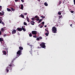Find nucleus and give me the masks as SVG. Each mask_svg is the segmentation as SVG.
Instances as JSON below:
<instances>
[{
    "label": "nucleus",
    "mask_w": 75,
    "mask_h": 75,
    "mask_svg": "<svg viewBox=\"0 0 75 75\" xmlns=\"http://www.w3.org/2000/svg\"><path fill=\"white\" fill-rule=\"evenodd\" d=\"M21 51H22V50H18L17 52V55L16 57V58H18V57L20 56V55H21L22 53H21Z\"/></svg>",
    "instance_id": "obj_1"
},
{
    "label": "nucleus",
    "mask_w": 75,
    "mask_h": 75,
    "mask_svg": "<svg viewBox=\"0 0 75 75\" xmlns=\"http://www.w3.org/2000/svg\"><path fill=\"white\" fill-rule=\"evenodd\" d=\"M4 43L3 44V49L4 50H6V51H7V52H8L7 50H8V49L7 48V46H6V43L4 42Z\"/></svg>",
    "instance_id": "obj_2"
},
{
    "label": "nucleus",
    "mask_w": 75,
    "mask_h": 75,
    "mask_svg": "<svg viewBox=\"0 0 75 75\" xmlns=\"http://www.w3.org/2000/svg\"><path fill=\"white\" fill-rule=\"evenodd\" d=\"M40 47H42V48H45V47H46V46L45 45V43H44V42H42L41 44H40Z\"/></svg>",
    "instance_id": "obj_3"
},
{
    "label": "nucleus",
    "mask_w": 75,
    "mask_h": 75,
    "mask_svg": "<svg viewBox=\"0 0 75 75\" xmlns=\"http://www.w3.org/2000/svg\"><path fill=\"white\" fill-rule=\"evenodd\" d=\"M52 31H53L54 33H57V28L55 27V26L53 27L52 28Z\"/></svg>",
    "instance_id": "obj_4"
},
{
    "label": "nucleus",
    "mask_w": 75,
    "mask_h": 75,
    "mask_svg": "<svg viewBox=\"0 0 75 75\" xmlns=\"http://www.w3.org/2000/svg\"><path fill=\"white\" fill-rule=\"evenodd\" d=\"M32 34L33 35H36L37 34V31H32Z\"/></svg>",
    "instance_id": "obj_5"
},
{
    "label": "nucleus",
    "mask_w": 75,
    "mask_h": 75,
    "mask_svg": "<svg viewBox=\"0 0 75 75\" xmlns=\"http://www.w3.org/2000/svg\"><path fill=\"white\" fill-rule=\"evenodd\" d=\"M16 30L18 31H21L22 29L21 28H17V29H16Z\"/></svg>",
    "instance_id": "obj_6"
},
{
    "label": "nucleus",
    "mask_w": 75,
    "mask_h": 75,
    "mask_svg": "<svg viewBox=\"0 0 75 75\" xmlns=\"http://www.w3.org/2000/svg\"><path fill=\"white\" fill-rule=\"evenodd\" d=\"M12 34H16V30H13L12 31Z\"/></svg>",
    "instance_id": "obj_7"
},
{
    "label": "nucleus",
    "mask_w": 75,
    "mask_h": 75,
    "mask_svg": "<svg viewBox=\"0 0 75 75\" xmlns=\"http://www.w3.org/2000/svg\"><path fill=\"white\" fill-rule=\"evenodd\" d=\"M23 8H24V6H23V4H21V10H23Z\"/></svg>",
    "instance_id": "obj_8"
},
{
    "label": "nucleus",
    "mask_w": 75,
    "mask_h": 75,
    "mask_svg": "<svg viewBox=\"0 0 75 75\" xmlns=\"http://www.w3.org/2000/svg\"><path fill=\"white\" fill-rule=\"evenodd\" d=\"M9 67H14V65L13 64H12L11 63L9 65Z\"/></svg>",
    "instance_id": "obj_9"
},
{
    "label": "nucleus",
    "mask_w": 75,
    "mask_h": 75,
    "mask_svg": "<svg viewBox=\"0 0 75 75\" xmlns=\"http://www.w3.org/2000/svg\"><path fill=\"white\" fill-rule=\"evenodd\" d=\"M1 31H2V33H4V28H2L1 29Z\"/></svg>",
    "instance_id": "obj_10"
},
{
    "label": "nucleus",
    "mask_w": 75,
    "mask_h": 75,
    "mask_svg": "<svg viewBox=\"0 0 75 75\" xmlns=\"http://www.w3.org/2000/svg\"><path fill=\"white\" fill-rule=\"evenodd\" d=\"M19 49L20 50H23V48L21 46H20L19 47Z\"/></svg>",
    "instance_id": "obj_11"
},
{
    "label": "nucleus",
    "mask_w": 75,
    "mask_h": 75,
    "mask_svg": "<svg viewBox=\"0 0 75 75\" xmlns=\"http://www.w3.org/2000/svg\"><path fill=\"white\" fill-rule=\"evenodd\" d=\"M6 70L7 72H8L9 71V70H8V67H7V68L6 69Z\"/></svg>",
    "instance_id": "obj_12"
},
{
    "label": "nucleus",
    "mask_w": 75,
    "mask_h": 75,
    "mask_svg": "<svg viewBox=\"0 0 75 75\" xmlns=\"http://www.w3.org/2000/svg\"><path fill=\"white\" fill-rule=\"evenodd\" d=\"M22 29L24 31H26V30H25V28H24V27H23V26L22 27Z\"/></svg>",
    "instance_id": "obj_13"
},
{
    "label": "nucleus",
    "mask_w": 75,
    "mask_h": 75,
    "mask_svg": "<svg viewBox=\"0 0 75 75\" xmlns=\"http://www.w3.org/2000/svg\"><path fill=\"white\" fill-rule=\"evenodd\" d=\"M3 53L4 54V55H6V52L5 51H3Z\"/></svg>",
    "instance_id": "obj_14"
},
{
    "label": "nucleus",
    "mask_w": 75,
    "mask_h": 75,
    "mask_svg": "<svg viewBox=\"0 0 75 75\" xmlns=\"http://www.w3.org/2000/svg\"><path fill=\"white\" fill-rule=\"evenodd\" d=\"M44 4L45 6H48V4L47 3H45Z\"/></svg>",
    "instance_id": "obj_15"
},
{
    "label": "nucleus",
    "mask_w": 75,
    "mask_h": 75,
    "mask_svg": "<svg viewBox=\"0 0 75 75\" xmlns=\"http://www.w3.org/2000/svg\"><path fill=\"white\" fill-rule=\"evenodd\" d=\"M4 12H2V13H1V16H3V15H4Z\"/></svg>",
    "instance_id": "obj_16"
},
{
    "label": "nucleus",
    "mask_w": 75,
    "mask_h": 75,
    "mask_svg": "<svg viewBox=\"0 0 75 75\" xmlns=\"http://www.w3.org/2000/svg\"><path fill=\"white\" fill-rule=\"evenodd\" d=\"M4 40L2 38H0V41H3Z\"/></svg>",
    "instance_id": "obj_17"
},
{
    "label": "nucleus",
    "mask_w": 75,
    "mask_h": 75,
    "mask_svg": "<svg viewBox=\"0 0 75 75\" xmlns=\"http://www.w3.org/2000/svg\"><path fill=\"white\" fill-rule=\"evenodd\" d=\"M7 10L8 11H11V10L10 9H9L8 8H7Z\"/></svg>",
    "instance_id": "obj_18"
},
{
    "label": "nucleus",
    "mask_w": 75,
    "mask_h": 75,
    "mask_svg": "<svg viewBox=\"0 0 75 75\" xmlns=\"http://www.w3.org/2000/svg\"><path fill=\"white\" fill-rule=\"evenodd\" d=\"M48 34H49V33H45V35L46 36H48Z\"/></svg>",
    "instance_id": "obj_19"
},
{
    "label": "nucleus",
    "mask_w": 75,
    "mask_h": 75,
    "mask_svg": "<svg viewBox=\"0 0 75 75\" xmlns=\"http://www.w3.org/2000/svg\"><path fill=\"white\" fill-rule=\"evenodd\" d=\"M39 20H40V17L38 18H37V19H36V20L37 21H39Z\"/></svg>",
    "instance_id": "obj_20"
},
{
    "label": "nucleus",
    "mask_w": 75,
    "mask_h": 75,
    "mask_svg": "<svg viewBox=\"0 0 75 75\" xmlns=\"http://www.w3.org/2000/svg\"><path fill=\"white\" fill-rule=\"evenodd\" d=\"M21 17H22V18H24V15H22V14H21Z\"/></svg>",
    "instance_id": "obj_21"
},
{
    "label": "nucleus",
    "mask_w": 75,
    "mask_h": 75,
    "mask_svg": "<svg viewBox=\"0 0 75 75\" xmlns=\"http://www.w3.org/2000/svg\"><path fill=\"white\" fill-rule=\"evenodd\" d=\"M26 18H27V21H28V22H30V21H29V18H28V17H27Z\"/></svg>",
    "instance_id": "obj_22"
},
{
    "label": "nucleus",
    "mask_w": 75,
    "mask_h": 75,
    "mask_svg": "<svg viewBox=\"0 0 75 75\" xmlns=\"http://www.w3.org/2000/svg\"><path fill=\"white\" fill-rule=\"evenodd\" d=\"M29 37H32V34H31V33H30L29 34Z\"/></svg>",
    "instance_id": "obj_23"
},
{
    "label": "nucleus",
    "mask_w": 75,
    "mask_h": 75,
    "mask_svg": "<svg viewBox=\"0 0 75 75\" xmlns=\"http://www.w3.org/2000/svg\"><path fill=\"white\" fill-rule=\"evenodd\" d=\"M39 17H38V16H37H37H35V18H39Z\"/></svg>",
    "instance_id": "obj_24"
},
{
    "label": "nucleus",
    "mask_w": 75,
    "mask_h": 75,
    "mask_svg": "<svg viewBox=\"0 0 75 75\" xmlns=\"http://www.w3.org/2000/svg\"><path fill=\"white\" fill-rule=\"evenodd\" d=\"M42 19H40L39 20V22L41 23V21H42Z\"/></svg>",
    "instance_id": "obj_25"
},
{
    "label": "nucleus",
    "mask_w": 75,
    "mask_h": 75,
    "mask_svg": "<svg viewBox=\"0 0 75 75\" xmlns=\"http://www.w3.org/2000/svg\"><path fill=\"white\" fill-rule=\"evenodd\" d=\"M23 24L25 25H27V23H26L25 22H24V23Z\"/></svg>",
    "instance_id": "obj_26"
},
{
    "label": "nucleus",
    "mask_w": 75,
    "mask_h": 75,
    "mask_svg": "<svg viewBox=\"0 0 75 75\" xmlns=\"http://www.w3.org/2000/svg\"><path fill=\"white\" fill-rule=\"evenodd\" d=\"M62 15L59 16V19H60V18H62Z\"/></svg>",
    "instance_id": "obj_27"
},
{
    "label": "nucleus",
    "mask_w": 75,
    "mask_h": 75,
    "mask_svg": "<svg viewBox=\"0 0 75 75\" xmlns=\"http://www.w3.org/2000/svg\"><path fill=\"white\" fill-rule=\"evenodd\" d=\"M11 8V10H12V11H15V9H13V8Z\"/></svg>",
    "instance_id": "obj_28"
},
{
    "label": "nucleus",
    "mask_w": 75,
    "mask_h": 75,
    "mask_svg": "<svg viewBox=\"0 0 75 75\" xmlns=\"http://www.w3.org/2000/svg\"><path fill=\"white\" fill-rule=\"evenodd\" d=\"M33 37L34 38H37V35H35V36H33Z\"/></svg>",
    "instance_id": "obj_29"
},
{
    "label": "nucleus",
    "mask_w": 75,
    "mask_h": 75,
    "mask_svg": "<svg viewBox=\"0 0 75 75\" xmlns=\"http://www.w3.org/2000/svg\"><path fill=\"white\" fill-rule=\"evenodd\" d=\"M37 41H40V38H37Z\"/></svg>",
    "instance_id": "obj_30"
},
{
    "label": "nucleus",
    "mask_w": 75,
    "mask_h": 75,
    "mask_svg": "<svg viewBox=\"0 0 75 75\" xmlns=\"http://www.w3.org/2000/svg\"><path fill=\"white\" fill-rule=\"evenodd\" d=\"M58 14H59V15H61V13L59 12H58Z\"/></svg>",
    "instance_id": "obj_31"
},
{
    "label": "nucleus",
    "mask_w": 75,
    "mask_h": 75,
    "mask_svg": "<svg viewBox=\"0 0 75 75\" xmlns=\"http://www.w3.org/2000/svg\"><path fill=\"white\" fill-rule=\"evenodd\" d=\"M0 24H1L2 23V20L1 19H0Z\"/></svg>",
    "instance_id": "obj_32"
},
{
    "label": "nucleus",
    "mask_w": 75,
    "mask_h": 75,
    "mask_svg": "<svg viewBox=\"0 0 75 75\" xmlns=\"http://www.w3.org/2000/svg\"><path fill=\"white\" fill-rule=\"evenodd\" d=\"M41 23L42 25H44L45 22H42Z\"/></svg>",
    "instance_id": "obj_33"
},
{
    "label": "nucleus",
    "mask_w": 75,
    "mask_h": 75,
    "mask_svg": "<svg viewBox=\"0 0 75 75\" xmlns=\"http://www.w3.org/2000/svg\"><path fill=\"white\" fill-rule=\"evenodd\" d=\"M29 46H30V48H32V47H33V45H29Z\"/></svg>",
    "instance_id": "obj_34"
},
{
    "label": "nucleus",
    "mask_w": 75,
    "mask_h": 75,
    "mask_svg": "<svg viewBox=\"0 0 75 75\" xmlns=\"http://www.w3.org/2000/svg\"><path fill=\"white\" fill-rule=\"evenodd\" d=\"M71 13H74V11H71Z\"/></svg>",
    "instance_id": "obj_35"
},
{
    "label": "nucleus",
    "mask_w": 75,
    "mask_h": 75,
    "mask_svg": "<svg viewBox=\"0 0 75 75\" xmlns=\"http://www.w3.org/2000/svg\"><path fill=\"white\" fill-rule=\"evenodd\" d=\"M9 69L11 71V70H12V68H11V67H9Z\"/></svg>",
    "instance_id": "obj_36"
},
{
    "label": "nucleus",
    "mask_w": 75,
    "mask_h": 75,
    "mask_svg": "<svg viewBox=\"0 0 75 75\" xmlns=\"http://www.w3.org/2000/svg\"><path fill=\"white\" fill-rule=\"evenodd\" d=\"M1 24H3V25H4V23L3 22H2Z\"/></svg>",
    "instance_id": "obj_37"
},
{
    "label": "nucleus",
    "mask_w": 75,
    "mask_h": 75,
    "mask_svg": "<svg viewBox=\"0 0 75 75\" xmlns=\"http://www.w3.org/2000/svg\"><path fill=\"white\" fill-rule=\"evenodd\" d=\"M61 4V1H59V5H60Z\"/></svg>",
    "instance_id": "obj_38"
},
{
    "label": "nucleus",
    "mask_w": 75,
    "mask_h": 75,
    "mask_svg": "<svg viewBox=\"0 0 75 75\" xmlns=\"http://www.w3.org/2000/svg\"><path fill=\"white\" fill-rule=\"evenodd\" d=\"M39 39H41V40H42V37H39Z\"/></svg>",
    "instance_id": "obj_39"
},
{
    "label": "nucleus",
    "mask_w": 75,
    "mask_h": 75,
    "mask_svg": "<svg viewBox=\"0 0 75 75\" xmlns=\"http://www.w3.org/2000/svg\"><path fill=\"white\" fill-rule=\"evenodd\" d=\"M73 1L74 2V5H75V0H74Z\"/></svg>",
    "instance_id": "obj_40"
},
{
    "label": "nucleus",
    "mask_w": 75,
    "mask_h": 75,
    "mask_svg": "<svg viewBox=\"0 0 75 75\" xmlns=\"http://www.w3.org/2000/svg\"><path fill=\"white\" fill-rule=\"evenodd\" d=\"M34 18H31V19L32 20V21H34Z\"/></svg>",
    "instance_id": "obj_41"
},
{
    "label": "nucleus",
    "mask_w": 75,
    "mask_h": 75,
    "mask_svg": "<svg viewBox=\"0 0 75 75\" xmlns=\"http://www.w3.org/2000/svg\"><path fill=\"white\" fill-rule=\"evenodd\" d=\"M41 17L42 18H45V16H41Z\"/></svg>",
    "instance_id": "obj_42"
},
{
    "label": "nucleus",
    "mask_w": 75,
    "mask_h": 75,
    "mask_svg": "<svg viewBox=\"0 0 75 75\" xmlns=\"http://www.w3.org/2000/svg\"><path fill=\"white\" fill-rule=\"evenodd\" d=\"M35 23V22L34 21H32L30 23Z\"/></svg>",
    "instance_id": "obj_43"
},
{
    "label": "nucleus",
    "mask_w": 75,
    "mask_h": 75,
    "mask_svg": "<svg viewBox=\"0 0 75 75\" xmlns=\"http://www.w3.org/2000/svg\"><path fill=\"white\" fill-rule=\"evenodd\" d=\"M19 1V0H15V2H16V3L17 1Z\"/></svg>",
    "instance_id": "obj_44"
},
{
    "label": "nucleus",
    "mask_w": 75,
    "mask_h": 75,
    "mask_svg": "<svg viewBox=\"0 0 75 75\" xmlns=\"http://www.w3.org/2000/svg\"><path fill=\"white\" fill-rule=\"evenodd\" d=\"M21 1H22V3H24V0H21Z\"/></svg>",
    "instance_id": "obj_45"
},
{
    "label": "nucleus",
    "mask_w": 75,
    "mask_h": 75,
    "mask_svg": "<svg viewBox=\"0 0 75 75\" xmlns=\"http://www.w3.org/2000/svg\"><path fill=\"white\" fill-rule=\"evenodd\" d=\"M31 25H34V23H31Z\"/></svg>",
    "instance_id": "obj_46"
},
{
    "label": "nucleus",
    "mask_w": 75,
    "mask_h": 75,
    "mask_svg": "<svg viewBox=\"0 0 75 75\" xmlns=\"http://www.w3.org/2000/svg\"><path fill=\"white\" fill-rule=\"evenodd\" d=\"M24 14V15H27V13H25Z\"/></svg>",
    "instance_id": "obj_47"
},
{
    "label": "nucleus",
    "mask_w": 75,
    "mask_h": 75,
    "mask_svg": "<svg viewBox=\"0 0 75 75\" xmlns=\"http://www.w3.org/2000/svg\"><path fill=\"white\" fill-rule=\"evenodd\" d=\"M70 26H71V27H72V24H71L70 25Z\"/></svg>",
    "instance_id": "obj_48"
},
{
    "label": "nucleus",
    "mask_w": 75,
    "mask_h": 75,
    "mask_svg": "<svg viewBox=\"0 0 75 75\" xmlns=\"http://www.w3.org/2000/svg\"><path fill=\"white\" fill-rule=\"evenodd\" d=\"M42 27H43V26L41 25L40 27V28H42Z\"/></svg>",
    "instance_id": "obj_49"
},
{
    "label": "nucleus",
    "mask_w": 75,
    "mask_h": 75,
    "mask_svg": "<svg viewBox=\"0 0 75 75\" xmlns=\"http://www.w3.org/2000/svg\"><path fill=\"white\" fill-rule=\"evenodd\" d=\"M0 35H1V31H0Z\"/></svg>",
    "instance_id": "obj_50"
},
{
    "label": "nucleus",
    "mask_w": 75,
    "mask_h": 75,
    "mask_svg": "<svg viewBox=\"0 0 75 75\" xmlns=\"http://www.w3.org/2000/svg\"><path fill=\"white\" fill-rule=\"evenodd\" d=\"M4 37H6V35H4Z\"/></svg>",
    "instance_id": "obj_51"
},
{
    "label": "nucleus",
    "mask_w": 75,
    "mask_h": 75,
    "mask_svg": "<svg viewBox=\"0 0 75 75\" xmlns=\"http://www.w3.org/2000/svg\"><path fill=\"white\" fill-rule=\"evenodd\" d=\"M41 23H40V24L38 26H41Z\"/></svg>",
    "instance_id": "obj_52"
},
{
    "label": "nucleus",
    "mask_w": 75,
    "mask_h": 75,
    "mask_svg": "<svg viewBox=\"0 0 75 75\" xmlns=\"http://www.w3.org/2000/svg\"><path fill=\"white\" fill-rule=\"evenodd\" d=\"M14 62V60H13L12 62Z\"/></svg>",
    "instance_id": "obj_53"
},
{
    "label": "nucleus",
    "mask_w": 75,
    "mask_h": 75,
    "mask_svg": "<svg viewBox=\"0 0 75 75\" xmlns=\"http://www.w3.org/2000/svg\"><path fill=\"white\" fill-rule=\"evenodd\" d=\"M45 31H48V30H47V29H45Z\"/></svg>",
    "instance_id": "obj_54"
},
{
    "label": "nucleus",
    "mask_w": 75,
    "mask_h": 75,
    "mask_svg": "<svg viewBox=\"0 0 75 75\" xmlns=\"http://www.w3.org/2000/svg\"><path fill=\"white\" fill-rule=\"evenodd\" d=\"M2 8V6H0V8Z\"/></svg>",
    "instance_id": "obj_55"
},
{
    "label": "nucleus",
    "mask_w": 75,
    "mask_h": 75,
    "mask_svg": "<svg viewBox=\"0 0 75 75\" xmlns=\"http://www.w3.org/2000/svg\"><path fill=\"white\" fill-rule=\"evenodd\" d=\"M47 33H49V32H48V31L47 30Z\"/></svg>",
    "instance_id": "obj_56"
},
{
    "label": "nucleus",
    "mask_w": 75,
    "mask_h": 75,
    "mask_svg": "<svg viewBox=\"0 0 75 75\" xmlns=\"http://www.w3.org/2000/svg\"><path fill=\"white\" fill-rule=\"evenodd\" d=\"M47 27V25H45V27Z\"/></svg>",
    "instance_id": "obj_57"
},
{
    "label": "nucleus",
    "mask_w": 75,
    "mask_h": 75,
    "mask_svg": "<svg viewBox=\"0 0 75 75\" xmlns=\"http://www.w3.org/2000/svg\"><path fill=\"white\" fill-rule=\"evenodd\" d=\"M38 1H39V2H40V0H38Z\"/></svg>",
    "instance_id": "obj_58"
},
{
    "label": "nucleus",
    "mask_w": 75,
    "mask_h": 75,
    "mask_svg": "<svg viewBox=\"0 0 75 75\" xmlns=\"http://www.w3.org/2000/svg\"><path fill=\"white\" fill-rule=\"evenodd\" d=\"M40 23V22H39V21L38 22V24H39V23Z\"/></svg>",
    "instance_id": "obj_59"
},
{
    "label": "nucleus",
    "mask_w": 75,
    "mask_h": 75,
    "mask_svg": "<svg viewBox=\"0 0 75 75\" xmlns=\"http://www.w3.org/2000/svg\"><path fill=\"white\" fill-rule=\"evenodd\" d=\"M38 48H40V47H38Z\"/></svg>",
    "instance_id": "obj_60"
},
{
    "label": "nucleus",
    "mask_w": 75,
    "mask_h": 75,
    "mask_svg": "<svg viewBox=\"0 0 75 75\" xmlns=\"http://www.w3.org/2000/svg\"><path fill=\"white\" fill-rule=\"evenodd\" d=\"M1 44H3V42H1Z\"/></svg>",
    "instance_id": "obj_61"
},
{
    "label": "nucleus",
    "mask_w": 75,
    "mask_h": 75,
    "mask_svg": "<svg viewBox=\"0 0 75 75\" xmlns=\"http://www.w3.org/2000/svg\"><path fill=\"white\" fill-rule=\"evenodd\" d=\"M0 15H1V12H0Z\"/></svg>",
    "instance_id": "obj_62"
},
{
    "label": "nucleus",
    "mask_w": 75,
    "mask_h": 75,
    "mask_svg": "<svg viewBox=\"0 0 75 75\" xmlns=\"http://www.w3.org/2000/svg\"><path fill=\"white\" fill-rule=\"evenodd\" d=\"M29 43H28V45H29Z\"/></svg>",
    "instance_id": "obj_63"
},
{
    "label": "nucleus",
    "mask_w": 75,
    "mask_h": 75,
    "mask_svg": "<svg viewBox=\"0 0 75 75\" xmlns=\"http://www.w3.org/2000/svg\"><path fill=\"white\" fill-rule=\"evenodd\" d=\"M34 19H35V18H34Z\"/></svg>",
    "instance_id": "obj_64"
}]
</instances>
